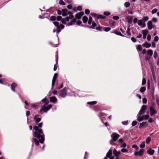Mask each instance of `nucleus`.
Instances as JSON below:
<instances>
[{
  "instance_id": "1",
  "label": "nucleus",
  "mask_w": 159,
  "mask_h": 159,
  "mask_svg": "<svg viewBox=\"0 0 159 159\" xmlns=\"http://www.w3.org/2000/svg\"><path fill=\"white\" fill-rule=\"evenodd\" d=\"M43 125V123H39L38 126H35L34 127L33 132L34 137L39 139L40 142L41 143H43L44 141V135L43 133L42 130L39 128H41Z\"/></svg>"
},
{
  "instance_id": "2",
  "label": "nucleus",
  "mask_w": 159,
  "mask_h": 159,
  "mask_svg": "<svg viewBox=\"0 0 159 159\" xmlns=\"http://www.w3.org/2000/svg\"><path fill=\"white\" fill-rule=\"evenodd\" d=\"M120 137V135L116 133H114L112 134L111 135V137L112 139L110 141V144H113V141H117Z\"/></svg>"
},
{
  "instance_id": "3",
  "label": "nucleus",
  "mask_w": 159,
  "mask_h": 159,
  "mask_svg": "<svg viewBox=\"0 0 159 159\" xmlns=\"http://www.w3.org/2000/svg\"><path fill=\"white\" fill-rule=\"evenodd\" d=\"M52 106L51 105H47L46 104L44 105L40 110V112L43 111L44 112H46L48 110H50Z\"/></svg>"
},
{
  "instance_id": "4",
  "label": "nucleus",
  "mask_w": 159,
  "mask_h": 159,
  "mask_svg": "<svg viewBox=\"0 0 159 159\" xmlns=\"http://www.w3.org/2000/svg\"><path fill=\"white\" fill-rule=\"evenodd\" d=\"M59 96L62 97L64 98L67 95L66 89L64 88L63 89L61 90L59 92Z\"/></svg>"
},
{
  "instance_id": "5",
  "label": "nucleus",
  "mask_w": 159,
  "mask_h": 159,
  "mask_svg": "<svg viewBox=\"0 0 159 159\" xmlns=\"http://www.w3.org/2000/svg\"><path fill=\"white\" fill-rule=\"evenodd\" d=\"M149 110L150 111V115L151 116H153L157 113V111L153 106L150 107Z\"/></svg>"
},
{
  "instance_id": "6",
  "label": "nucleus",
  "mask_w": 159,
  "mask_h": 159,
  "mask_svg": "<svg viewBox=\"0 0 159 159\" xmlns=\"http://www.w3.org/2000/svg\"><path fill=\"white\" fill-rule=\"evenodd\" d=\"M147 107L146 105H143L142 106L138 114L139 116H141L144 113L147 109Z\"/></svg>"
},
{
  "instance_id": "7",
  "label": "nucleus",
  "mask_w": 159,
  "mask_h": 159,
  "mask_svg": "<svg viewBox=\"0 0 159 159\" xmlns=\"http://www.w3.org/2000/svg\"><path fill=\"white\" fill-rule=\"evenodd\" d=\"M91 15L95 17H97L98 19H104L105 17L102 15H98L95 13H91Z\"/></svg>"
},
{
  "instance_id": "8",
  "label": "nucleus",
  "mask_w": 159,
  "mask_h": 159,
  "mask_svg": "<svg viewBox=\"0 0 159 159\" xmlns=\"http://www.w3.org/2000/svg\"><path fill=\"white\" fill-rule=\"evenodd\" d=\"M138 24L142 28H144L146 26L145 23L144 22L142 19L138 20Z\"/></svg>"
},
{
  "instance_id": "9",
  "label": "nucleus",
  "mask_w": 159,
  "mask_h": 159,
  "mask_svg": "<svg viewBox=\"0 0 159 159\" xmlns=\"http://www.w3.org/2000/svg\"><path fill=\"white\" fill-rule=\"evenodd\" d=\"M147 25L148 28L149 30H151L154 27V26L152 25V21L151 20H149L148 21Z\"/></svg>"
},
{
  "instance_id": "10",
  "label": "nucleus",
  "mask_w": 159,
  "mask_h": 159,
  "mask_svg": "<svg viewBox=\"0 0 159 159\" xmlns=\"http://www.w3.org/2000/svg\"><path fill=\"white\" fill-rule=\"evenodd\" d=\"M144 152L143 149H141L139 152H136L134 153V155L135 156H142Z\"/></svg>"
},
{
  "instance_id": "11",
  "label": "nucleus",
  "mask_w": 159,
  "mask_h": 159,
  "mask_svg": "<svg viewBox=\"0 0 159 159\" xmlns=\"http://www.w3.org/2000/svg\"><path fill=\"white\" fill-rule=\"evenodd\" d=\"M57 74L56 73H55L54 75L52 81V89H53V87L54 86V85L56 79L57 78Z\"/></svg>"
},
{
  "instance_id": "12",
  "label": "nucleus",
  "mask_w": 159,
  "mask_h": 159,
  "mask_svg": "<svg viewBox=\"0 0 159 159\" xmlns=\"http://www.w3.org/2000/svg\"><path fill=\"white\" fill-rule=\"evenodd\" d=\"M84 14V12L83 11L80 12L75 15V17L78 19H80L81 16H83Z\"/></svg>"
},
{
  "instance_id": "13",
  "label": "nucleus",
  "mask_w": 159,
  "mask_h": 159,
  "mask_svg": "<svg viewBox=\"0 0 159 159\" xmlns=\"http://www.w3.org/2000/svg\"><path fill=\"white\" fill-rule=\"evenodd\" d=\"M148 125V124L147 122H143L140 124L139 128L140 129H142L143 128H146Z\"/></svg>"
},
{
  "instance_id": "14",
  "label": "nucleus",
  "mask_w": 159,
  "mask_h": 159,
  "mask_svg": "<svg viewBox=\"0 0 159 159\" xmlns=\"http://www.w3.org/2000/svg\"><path fill=\"white\" fill-rule=\"evenodd\" d=\"M142 33L143 34V39H144L146 38L147 34L148 33V31L147 29H145L142 31Z\"/></svg>"
},
{
  "instance_id": "15",
  "label": "nucleus",
  "mask_w": 159,
  "mask_h": 159,
  "mask_svg": "<svg viewBox=\"0 0 159 159\" xmlns=\"http://www.w3.org/2000/svg\"><path fill=\"white\" fill-rule=\"evenodd\" d=\"M112 154V149H110L106 154V157L110 159V158H111V157H112L111 156Z\"/></svg>"
},
{
  "instance_id": "16",
  "label": "nucleus",
  "mask_w": 159,
  "mask_h": 159,
  "mask_svg": "<svg viewBox=\"0 0 159 159\" xmlns=\"http://www.w3.org/2000/svg\"><path fill=\"white\" fill-rule=\"evenodd\" d=\"M64 28V26L62 24H60L57 27V32L59 33L61 31V29H63Z\"/></svg>"
},
{
  "instance_id": "17",
  "label": "nucleus",
  "mask_w": 159,
  "mask_h": 159,
  "mask_svg": "<svg viewBox=\"0 0 159 159\" xmlns=\"http://www.w3.org/2000/svg\"><path fill=\"white\" fill-rule=\"evenodd\" d=\"M113 153L114 156L116 157H118V156L121 154L120 151H117L115 149H114Z\"/></svg>"
},
{
  "instance_id": "18",
  "label": "nucleus",
  "mask_w": 159,
  "mask_h": 159,
  "mask_svg": "<svg viewBox=\"0 0 159 159\" xmlns=\"http://www.w3.org/2000/svg\"><path fill=\"white\" fill-rule=\"evenodd\" d=\"M147 152L148 154L152 155L154 154L155 150L151 148H150L147 150Z\"/></svg>"
},
{
  "instance_id": "19",
  "label": "nucleus",
  "mask_w": 159,
  "mask_h": 159,
  "mask_svg": "<svg viewBox=\"0 0 159 159\" xmlns=\"http://www.w3.org/2000/svg\"><path fill=\"white\" fill-rule=\"evenodd\" d=\"M62 15L63 16H65L67 15L68 10L66 9H63L62 10Z\"/></svg>"
},
{
  "instance_id": "20",
  "label": "nucleus",
  "mask_w": 159,
  "mask_h": 159,
  "mask_svg": "<svg viewBox=\"0 0 159 159\" xmlns=\"http://www.w3.org/2000/svg\"><path fill=\"white\" fill-rule=\"evenodd\" d=\"M142 46L144 47L148 48L151 46V44L147 42H145L142 45Z\"/></svg>"
},
{
  "instance_id": "21",
  "label": "nucleus",
  "mask_w": 159,
  "mask_h": 159,
  "mask_svg": "<svg viewBox=\"0 0 159 159\" xmlns=\"http://www.w3.org/2000/svg\"><path fill=\"white\" fill-rule=\"evenodd\" d=\"M50 102H51L55 103L57 101V98L54 97H52L50 98Z\"/></svg>"
},
{
  "instance_id": "22",
  "label": "nucleus",
  "mask_w": 159,
  "mask_h": 159,
  "mask_svg": "<svg viewBox=\"0 0 159 159\" xmlns=\"http://www.w3.org/2000/svg\"><path fill=\"white\" fill-rule=\"evenodd\" d=\"M38 116L39 115H37L35 116L34 117V119L37 123L39 122L41 120V118L38 117Z\"/></svg>"
},
{
  "instance_id": "23",
  "label": "nucleus",
  "mask_w": 159,
  "mask_h": 159,
  "mask_svg": "<svg viewBox=\"0 0 159 159\" xmlns=\"http://www.w3.org/2000/svg\"><path fill=\"white\" fill-rule=\"evenodd\" d=\"M33 141L35 143V145L36 146H38L39 144V142L38 141V140L35 138H33V143H32V145H33Z\"/></svg>"
},
{
  "instance_id": "24",
  "label": "nucleus",
  "mask_w": 159,
  "mask_h": 159,
  "mask_svg": "<svg viewBox=\"0 0 159 159\" xmlns=\"http://www.w3.org/2000/svg\"><path fill=\"white\" fill-rule=\"evenodd\" d=\"M16 86V84L14 83H13L11 85V89L14 92L15 91V88Z\"/></svg>"
},
{
  "instance_id": "25",
  "label": "nucleus",
  "mask_w": 159,
  "mask_h": 159,
  "mask_svg": "<svg viewBox=\"0 0 159 159\" xmlns=\"http://www.w3.org/2000/svg\"><path fill=\"white\" fill-rule=\"evenodd\" d=\"M76 20L75 18L73 19L71 21L70 23H68V25H71L74 24L76 22Z\"/></svg>"
},
{
  "instance_id": "26",
  "label": "nucleus",
  "mask_w": 159,
  "mask_h": 159,
  "mask_svg": "<svg viewBox=\"0 0 159 159\" xmlns=\"http://www.w3.org/2000/svg\"><path fill=\"white\" fill-rule=\"evenodd\" d=\"M114 33L115 34H116V35H120V36L122 37H124V36L120 32H119V31H118L117 30H115V32H114Z\"/></svg>"
},
{
  "instance_id": "27",
  "label": "nucleus",
  "mask_w": 159,
  "mask_h": 159,
  "mask_svg": "<svg viewBox=\"0 0 159 159\" xmlns=\"http://www.w3.org/2000/svg\"><path fill=\"white\" fill-rule=\"evenodd\" d=\"M147 53L150 56H151L153 54V51L151 49H149L147 51Z\"/></svg>"
},
{
  "instance_id": "28",
  "label": "nucleus",
  "mask_w": 159,
  "mask_h": 159,
  "mask_svg": "<svg viewBox=\"0 0 159 159\" xmlns=\"http://www.w3.org/2000/svg\"><path fill=\"white\" fill-rule=\"evenodd\" d=\"M82 20L84 23H86L88 21V18L86 16H84L83 17Z\"/></svg>"
},
{
  "instance_id": "29",
  "label": "nucleus",
  "mask_w": 159,
  "mask_h": 159,
  "mask_svg": "<svg viewBox=\"0 0 159 159\" xmlns=\"http://www.w3.org/2000/svg\"><path fill=\"white\" fill-rule=\"evenodd\" d=\"M136 49L138 51H141L142 50V48L141 45L139 44L137 47Z\"/></svg>"
},
{
  "instance_id": "30",
  "label": "nucleus",
  "mask_w": 159,
  "mask_h": 159,
  "mask_svg": "<svg viewBox=\"0 0 159 159\" xmlns=\"http://www.w3.org/2000/svg\"><path fill=\"white\" fill-rule=\"evenodd\" d=\"M74 17V16H73V15H69V17H66V19L67 20V21H69V20H70V19H72Z\"/></svg>"
},
{
  "instance_id": "31",
  "label": "nucleus",
  "mask_w": 159,
  "mask_h": 159,
  "mask_svg": "<svg viewBox=\"0 0 159 159\" xmlns=\"http://www.w3.org/2000/svg\"><path fill=\"white\" fill-rule=\"evenodd\" d=\"M149 19V17L148 16H143L142 20L144 22L147 21Z\"/></svg>"
},
{
  "instance_id": "32",
  "label": "nucleus",
  "mask_w": 159,
  "mask_h": 159,
  "mask_svg": "<svg viewBox=\"0 0 159 159\" xmlns=\"http://www.w3.org/2000/svg\"><path fill=\"white\" fill-rule=\"evenodd\" d=\"M143 120H147L148 119L149 117V116L148 115H146L143 116Z\"/></svg>"
},
{
  "instance_id": "33",
  "label": "nucleus",
  "mask_w": 159,
  "mask_h": 159,
  "mask_svg": "<svg viewBox=\"0 0 159 159\" xmlns=\"http://www.w3.org/2000/svg\"><path fill=\"white\" fill-rule=\"evenodd\" d=\"M145 90L146 88L144 87H141L140 89V92L142 93L144 92L145 91Z\"/></svg>"
},
{
  "instance_id": "34",
  "label": "nucleus",
  "mask_w": 159,
  "mask_h": 159,
  "mask_svg": "<svg viewBox=\"0 0 159 159\" xmlns=\"http://www.w3.org/2000/svg\"><path fill=\"white\" fill-rule=\"evenodd\" d=\"M137 120L139 121H141L143 120V119L142 116H140L139 115V116H138Z\"/></svg>"
},
{
  "instance_id": "35",
  "label": "nucleus",
  "mask_w": 159,
  "mask_h": 159,
  "mask_svg": "<svg viewBox=\"0 0 159 159\" xmlns=\"http://www.w3.org/2000/svg\"><path fill=\"white\" fill-rule=\"evenodd\" d=\"M126 32L128 36L131 35V34L130 33V30L129 27L128 28Z\"/></svg>"
},
{
  "instance_id": "36",
  "label": "nucleus",
  "mask_w": 159,
  "mask_h": 159,
  "mask_svg": "<svg viewBox=\"0 0 159 159\" xmlns=\"http://www.w3.org/2000/svg\"><path fill=\"white\" fill-rule=\"evenodd\" d=\"M132 18L131 17L129 18L128 19V22L129 23L131 24L132 22Z\"/></svg>"
},
{
  "instance_id": "37",
  "label": "nucleus",
  "mask_w": 159,
  "mask_h": 159,
  "mask_svg": "<svg viewBox=\"0 0 159 159\" xmlns=\"http://www.w3.org/2000/svg\"><path fill=\"white\" fill-rule=\"evenodd\" d=\"M151 139L150 137H148L146 139V143L147 144L149 143L151 141Z\"/></svg>"
},
{
  "instance_id": "38",
  "label": "nucleus",
  "mask_w": 159,
  "mask_h": 159,
  "mask_svg": "<svg viewBox=\"0 0 159 159\" xmlns=\"http://www.w3.org/2000/svg\"><path fill=\"white\" fill-rule=\"evenodd\" d=\"M67 21L66 19V18H65L62 19L61 20V22L64 24H66Z\"/></svg>"
},
{
  "instance_id": "39",
  "label": "nucleus",
  "mask_w": 159,
  "mask_h": 159,
  "mask_svg": "<svg viewBox=\"0 0 159 159\" xmlns=\"http://www.w3.org/2000/svg\"><path fill=\"white\" fill-rule=\"evenodd\" d=\"M97 103V102L95 101H94L91 102H88L87 103L89 105H94L95 104Z\"/></svg>"
},
{
  "instance_id": "40",
  "label": "nucleus",
  "mask_w": 159,
  "mask_h": 159,
  "mask_svg": "<svg viewBox=\"0 0 159 159\" xmlns=\"http://www.w3.org/2000/svg\"><path fill=\"white\" fill-rule=\"evenodd\" d=\"M130 5V3L129 2H126L124 4L125 6L126 7H129Z\"/></svg>"
},
{
  "instance_id": "41",
  "label": "nucleus",
  "mask_w": 159,
  "mask_h": 159,
  "mask_svg": "<svg viewBox=\"0 0 159 159\" xmlns=\"http://www.w3.org/2000/svg\"><path fill=\"white\" fill-rule=\"evenodd\" d=\"M121 151L123 152H128V150L126 148H123L121 149Z\"/></svg>"
},
{
  "instance_id": "42",
  "label": "nucleus",
  "mask_w": 159,
  "mask_h": 159,
  "mask_svg": "<svg viewBox=\"0 0 159 159\" xmlns=\"http://www.w3.org/2000/svg\"><path fill=\"white\" fill-rule=\"evenodd\" d=\"M57 17L55 16H52L50 18V20L52 21H54L56 20Z\"/></svg>"
},
{
  "instance_id": "43",
  "label": "nucleus",
  "mask_w": 159,
  "mask_h": 159,
  "mask_svg": "<svg viewBox=\"0 0 159 159\" xmlns=\"http://www.w3.org/2000/svg\"><path fill=\"white\" fill-rule=\"evenodd\" d=\"M157 8H154L152 11L151 13L152 14H154L157 13Z\"/></svg>"
},
{
  "instance_id": "44",
  "label": "nucleus",
  "mask_w": 159,
  "mask_h": 159,
  "mask_svg": "<svg viewBox=\"0 0 159 159\" xmlns=\"http://www.w3.org/2000/svg\"><path fill=\"white\" fill-rule=\"evenodd\" d=\"M92 18L90 16L89 17V20H88V24L89 25H90L92 23Z\"/></svg>"
},
{
  "instance_id": "45",
  "label": "nucleus",
  "mask_w": 159,
  "mask_h": 159,
  "mask_svg": "<svg viewBox=\"0 0 159 159\" xmlns=\"http://www.w3.org/2000/svg\"><path fill=\"white\" fill-rule=\"evenodd\" d=\"M145 146V143L144 142H143L140 145V147L141 148H143Z\"/></svg>"
},
{
  "instance_id": "46",
  "label": "nucleus",
  "mask_w": 159,
  "mask_h": 159,
  "mask_svg": "<svg viewBox=\"0 0 159 159\" xmlns=\"http://www.w3.org/2000/svg\"><path fill=\"white\" fill-rule=\"evenodd\" d=\"M132 147V148H135L136 150H137L139 148V147L135 144L133 145Z\"/></svg>"
},
{
  "instance_id": "47",
  "label": "nucleus",
  "mask_w": 159,
  "mask_h": 159,
  "mask_svg": "<svg viewBox=\"0 0 159 159\" xmlns=\"http://www.w3.org/2000/svg\"><path fill=\"white\" fill-rule=\"evenodd\" d=\"M146 84V79L145 78H143V79L142 84V85H145Z\"/></svg>"
},
{
  "instance_id": "48",
  "label": "nucleus",
  "mask_w": 159,
  "mask_h": 159,
  "mask_svg": "<svg viewBox=\"0 0 159 159\" xmlns=\"http://www.w3.org/2000/svg\"><path fill=\"white\" fill-rule=\"evenodd\" d=\"M59 3L61 5H65V3L63 2V0H60Z\"/></svg>"
},
{
  "instance_id": "49",
  "label": "nucleus",
  "mask_w": 159,
  "mask_h": 159,
  "mask_svg": "<svg viewBox=\"0 0 159 159\" xmlns=\"http://www.w3.org/2000/svg\"><path fill=\"white\" fill-rule=\"evenodd\" d=\"M111 30V28L110 27H107L105 28L104 30L105 32H108V31H109L110 30Z\"/></svg>"
},
{
  "instance_id": "50",
  "label": "nucleus",
  "mask_w": 159,
  "mask_h": 159,
  "mask_svg": "<svg viewBox=\"0 0 159 159\" xmlns=\"http://www.w3.org/2000/svg\"><path fill=\"white\" fill-rule=\"evenodd\" d=\"M53 23L54 25L57 27H57L59 25V23L58 22L54 21V22H53Z\"/></svg>"
},
{
  "instance_id": "51",
  "label": "nucleus",
  "mask_w": 159,
  "mask_h": 159,
  "mask_svg": "<svg viewBox=\"0 0 159 159\" xmlns=\"http://www.w3.org/2000/svg\"><path fill=\"white\" fill-rule=\"evenodd\" d=\"M92 26L93 27H90L89 28H93V27L96 26L97 24L95 23L94 22H93V23H92Z\"/></svg>"
},
{
  "instance_id": "52",
  "label": "nucleus",
  "mask_w": 159,
  "mask_h": 159,
  "mask_svg": "<svg viewBox=\"0 0 159 159\" xmlns=\"http://www.w3.org/2000/svg\"><path fill=\"white\" fill-rule=\"evenodd\" d=\"M137 122L136 121H134L132 122V125L133 126H135L137 124Z\"/></svg>"
},
{
  "instance_id": "53",
  "label": "nucleus",
  "mask_w": 159,
  "mask_h": 159,
  "mask_svg": "<svg viewBox=\"0 0 159 159\" xmlns=\"http://www.w3.org/2000/svg\"><path fill=\"white\" fill-rule=\"evenodd\" d=\"M126 143H124L122 145H120V147L121 148H124L126 147Z\"/></svg>"
},
{
  "instance_id": "54",
  "label": "nucleus",
  "mask_w": 159,
  "mask_h": 159,
  "mask_svg": "<svg viewBox=\"0 0 159 159\" xmlns=\"http://www.w3.org/2000/svg\"><path fill=\"white\" fill-rule=\"evenodd\" d=\"M159 40V38L158 36H156L154 37V40L155 42H157Z\"/></svg>"
},
{
  "instance_id": "55",
  "label": "nucleus",
  "mask_w": 159,
  "mask_h": 159,
  "mask_svg": "<svg viewBox=\"0 0 159 159\" xmlns=\"http://www.w3.org/2000/svg\"><path fill=\"white\" fill-rule=\"evenodd\" d=\"M152 22L153 21L154 22H157V19L156 18L153 17L152 19Z\"/></svg>"
},
{
  "instance_id": "56",
  "label": "nucleus",
  "mask_w": 159,
  "mask_h": 159,
  "mask_svg": "<svg viewBox=\"0 0 159 159\" xmlns=\"http://www.w3.org/2000/svg\"><path fill=\"white\" fill-rule=\"evenodd\" d=\"M138 20L137 18H135L133 19V22L134 23L136 24L138 22Z\"/></svg>"
},
{
  "instance_id": "57",
  "label": "nucleus",
  "mask_w": 159,
  "mask_h": 159,
  "mask_svg": "<svg viewBox=\"0 0 159 159\" xmlns=\"http://www.w3.org/2000/svg\"><path fill=\"white\" fill-rule=\"evenodd\" d=\"M104 14L106 16H109L111 14V13L108 11H105L104 13Z\"/></svg>"
},
{
  "instance_id": "58",
  "label": "nucleus",
  "mask_w": 159,
  "mask_h": 159,
  "mask_svg": "<svg viewBox=\"0 0 159 159\" xmlns=\"http://www.w3.org/2000/svg\"><path fill=\"white\" fill-rule=\"evenodd\" d=\"M147 102V100L146 98H143V103H146Z\"/></svg>"
},
{
  "instance_id": "59",
  "label": "nucleus",
  "mask_w": 159,
  "mask_h": 159,
  "mask_svg": "<svg viewBox=\"0 0 159 159\" xmlns=\"http://www.w3.org/2000/svg\"><path fill=\"white\" fill-rule=\"evenodd\" d=\"M147 39L149 41H150L151 40V36L150 34H149L148 35L147 37Z\"/></svg>"
},
{
  "instance_id": "60",
  "label": "nucleus",
  "mask_w": 159,
  "mask_h": 159,
  "mask_svg": "<svg viewBox=\"0 0 159 159\" xmlns=\"http://www.w3.org/2000/svg\"><path fill=\"white\" fill-rule=\"evenodd\" d=\"M57 63H56V64L54 65L53 70L54 71H55L57 70Z\"/></svg>"
},
{
  "instance_id": "61",
  "label": "nucleus",
  "mask_w": 159,
  "mask_h": 159,
  "mask_svg": "<svg viewBox=\"0 0 159 159\" xmlns=\"http://www.w3.org/2000/svg\"><path fill=\"white\" fill-rule=\"evenodd\" d=\"M131 40L134 43L136 42V39L134 37H132L131 38Z\"/></svg>"
},
{
  "instance_id": "62",
  "label": "nucleus",
  "mask_w": 159,
  "mask_h": 159,
  "mask_svg": "<svg viewBox=\"0 0 159 159\" xmlns=\"http://www.w3.org/2000/svg\"><path fill=\"white\" fill-rule=\"evenodd\" d=\"M82 7L80 6H78L77 7V10L79 11H81L82 9Z\"/></svg>"
},
{
  "instance_id": "63",
  "label": "nucleus",
  "mask_w": 159,
  "mask_h": 159,
  "mask_svg": "<svg viewBox=\"0 0 159 159\" xmlns=\"http://www.w3.org/2000/svg\"><path fill=\"white\" fill-rule=\"evenodd\" d=\"M153 57H154L155 58H156L158 57L157 53L155 51L154 52V55L153 56Z\"/></svg>"
},
{
  "instance_id": "64",
  "label": "nucleus",
  "mask_w": 159,
  "mask_h": 159,
  "mask_svg": "<svg viewBox=\"0 0 159 159\" xmlns=\"http://www.w3.org/2000/svg\"><path fill=\"white\" fill-rule=\"evenodd\" d=\"M85 12L86 14H88L90 13V11L89 9H86L85 11Z\"/></svg>"
}]
</instances>
